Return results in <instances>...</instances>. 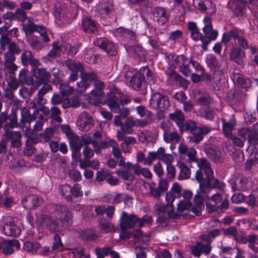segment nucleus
<instances>
[{
  "label": "nucleus",
  "mask_w": 258,
  "mask_h": 258,
  "mask_svg": "<svg viewBox=\"0 0 258 258\" xmlns=\"http://www.w3.org/2000/svg\"><path fill=\"white\" fill-rule=\"evenodd\" d=\"M250 186V181L246 177H242L239 181L238 187L239 190H245L249 189Z\"/></svg>",
  "instance_id": "nucleus-61"
},
{
  "label": "nucleus",
  "mask_w": 258,
  "mask_h": 258,
  "mask_svg": "<svg viewBox=\"0 0 258 258\" xmlns=\"http://www.w3.org/2000/svg\"><path fill=\"white\" fill-rule=\"evenodd\" d=\"M60 215L59 222L52 216L42 214L38 216L36 218L37 223L42 228H46L52 232H60L72 224L71 213L64 206H60Z\"/></svg>",
  "instance_id": "nucleus-2"
},
{
  "label": "nucleus",
  "mask_w": 258,
  "mask_h": 258,
  "mask_svg": "<svg viewBox=\"0 0 258 258\" xmlns=\"http://www.w3.org/2000/svg\"><path fill=\"white\" fill-rule=\"evenodd\" d=\"M205 151L211 159L217 161L221 157V151L220 149L215 145H207L204 148Z\"/></svg>",
  "instance_id": "nucleus-22"
},
{
  "label": "nucleus",
  "mask_w": 258,
  "mask_h": 258,
  "mask_svg": "<svg viewBox=\"0 0 258 258\" xmlns=\"http://www.w3.org/2000/svg\"><path fill=\"white\" fill-rule=\"evenodd\" d=\"M116 145V142L113 140H109L101 142L99 144L97 142H94L93 149H95L96 154H99L101 153V149L108 148L110 147H113Z\"/></svg>",
  "instance_id": "nucleus-28"
},
{
  "label": "nucleus",
  "mask_w": 258,
  "mask_h": 258,
  "mask_svg": "<svg viewBox=\"0 0 258 258\" xmlns=\"http://www.w3.org/2000/svg\"><path fill=\"white\" fill-rule=\"evenodd\" d=\"M77 125L80 131L88 132L93 126L94 119L91 115L86 112H84L79 116Z\"/></svg>",
  "instance_id": "nucleus-7"
},
{
  "label": "nucleus",
  "mask_w": 258,
  "mask_h": 258,
  "mask_svg": "<svg viewBox=\"0 0 258 258\" xmlns=\"http://www.w3.org/2000/svg\"><path fill=\"white\" fill-rule=\"evenodd\" d=\"M21 114L22 117L21 122L23 123H24L26 121L29 123L28 126H26L25 135L26 136L29 137L33 134L30 128V125L29 123L34 120L36 116H35L34 117L33 115H31L30 111L25 107L22 108Z\"/></svg>",
  "instance_id": "nucleus-17"
},
{
  "label": "nucleus",
  "mask_w": 258,
  "mask_h": 258,
  "mask_svg": "<svg viewBox=\"0 0 258 258\" xmlns=\"http://www.w3.org/2000/svg\"><path fill=\"white\" fill-rule=\"evenodd\" d=\"M163 148L160 147L157 150V152H150L149 153V156L147 157V159H149L151 161V164L152 162L155 160L156 159H159L160 156L163 153Z\"/></svg>",
  "instance_id": "nucleus-58"
},
{
  "label": "nucleus",
  "mask_w": 258,
  "mask_h": 258,
  "mask_svg": "<svg viewBox=\"0 0 258 258\" xmlns=\"http://www.w3.org/2000/svg\"><path fill=\"white\" fill-rule=\"evenodd\" d=\"M132 169L133 164L127 162L124 168L117 170L115 173L124 180L131 181L135 179V177L132 172Z\"/></svg>",
  "instance_id": "nucleus-16"
},
{
  "label": "nucleus",
  "mask_w": 258,
  "mask_h": 258,
  "mask_svg": "<svg viewBox=\"0 0 258 258\" xmlns=\"http://www.w3.org/2000/svg\"><path fill=\"white\" fill-rule=\"evenodd\" d=\"M125 78L126 83L129 84L134 90H139L141 89L143 80L136 70L130 68L125 73Z\"/></svg>",
  "instance_id": "nucleus-6"
},
{
  "label": "nucleus",
  "mask_w": 258,
  "mask_h": 258,
  "mask_svg": "<svg viewBox=\"0 0 258 258\" xmlns=\"http://www.w3.org/2000/svg\"><path fill=\"white\" fill-rule=\"evenodd\" d=\"M234 82L236 83L240 87L247 89L251 86V81L249 79H245L241 75L233 74L231 76Z\"/></svg>",
  "instance_id": "nucleus-30"
},
{
  "label": "nucleus",
  "mask_w": 258,
  "mask_h": 258,
  "mask_svg": "<svg viewBox=\"0 0 258 258\" xmlns=\"http://www.w3.org/2000/svg\"><path fill=\"white\" fill-rule=\"evenodd\" d=\"M177 166L180 169V172L178 176L179 180H184L190 177V169L184 163L178 161L177 163Z\"/></svg>",
  "instance_id": "nucleus-33"
},
{
  "label": "nucleus",
  "mask_w": 258,
  "mask_h": 258,
  "mask_svg": "<svg viewBox=\"0 0 258 258\" xmlns=\"http://www.w3.org/2000/svg\"><path fill=\"white\" fill-rule=\"evenodd\" d=\"M107 97L105 103L107 105L112 111L115 113L119 112L120 109L117 98L111 92L107 93Z\"/></svg>",
  "instance_id": "nucleus-23"
},
{
  "label": "nucleus",
  "mask_w": 258,
  "mask_h": 258,
  "mask_svg": "<svg viewBox=\"0 0 258 258\" xmlns=\"http://www.w3.org/2000/svg\"><path fill=\"white\" fill-rule=\"evenodd\" d=\"M203 21L205 24L203 28V31L204 34L207 35L210 40H215L218 35V33L216 30H213L211 18L209 17H205Z\"/></svg>",
  "instance_id": "nucleus-15"
},
{
  "label": "nucleus",
  "mask_w": 258,
  "mask_h": 258,
  "mask_svg": "<svg viewBox=\"0 0 258 258\" xmlns=\"http://www.w3.org/2000/svg\"><path fill=\"white\" fill-rule=\"evenodd\" d=\"M54 16L56 20L61 22L63 25L71 23L77 17V14H72L70 9H62L56 11Z\"/></svg>",
  "instance_id": "nucleus-9"
},
{
  "label": "nucleus",
  "mask_w": 258,
  "mask_h": 258,
  "mask_svg": "<svg viewBox=\"0 0 258 258\" xmlns=\"http://www.w3.org/2000/svg\"><path fill=\"white\" fill-rule=\"evenodd\" d=\"M166 74L168 82L171 85L176 83L181 79V77L175 71L172 70L167 71Z\"/></svg>",
  "instance_id": "nucleus-38"
},
{
  "label": "nucleus",
  "mask_w": 258,
  "mask_h": 258,
  "mask_svg": "<svg viewBox=\"0 0 258 258\" xmlns=\"http://www.w3.org/2000/svg\"><path fill=\"white\" fill-rule=\"evenodd\" d=\"M125 199H131V197L125 194H116L111 199L107 201L108 203L112 204H118L122 201H125Z\"/></svg>",
  "instance_id": "nucleus-52"
},
{
  "label": "nucleus",
  "mask_w": 258,
  "mask_h": 258,
  "mask_svg": "<svg viewBox=\"0 0 258 258\" xmlns=\"http://www.w3.org/2000/svg\"><path fill=\"white\" fill-rule=\"evenodd\" d=\"M152 218L151 216L146 215L142 218H138L136 224L139 227H143L145 224H151Z\"/></svg>",
  "instance_id": "nucleus-59"
},
{
  "label": "nucleus",
  "mask_w": 258,
  "mask_h": 258,
  "mask_svg": "<svg viewBox=\"0 0 258 258\" xmlns=\"http://www.w3.org/2000/svg\"><path fill=\"white\" fill-rule=\"evenodd\" d=\"M63 46L64 44L60 46L58 45V42H54L53 43V47L48 53V56L50 57H57L59 56L61 53L64 51Z\"/></svg>",
  "instance_id": "nucleus-37"
},
{
  "label": "nucleus",
  "mask_w": 258,
  "mask_h": 258,
  "mask_svg": "<svg viewBox=\"0 0 258 258\" xmlns=\"http://www.w3.org/2000/svg\"><path fill=\"white\" fill-rule=\"evenodd\" d=\"M252 131L250 127H243L238 130L237 134L239 136L243 138L244 140H248L249 134H251Z\"/></svg>",
  "instance_id": "nucleus-63"
},
{
  "label": "nucleus",
  "mask_w": 258,
  "mask_h": 258,
  "mask_svg": "<svg viewBox=\"0 0 258 258\" xmlns=\"http://www.w3.org/2000/svg\"><path fill=\"white\" fill-rule=\"evenodd\" d=\"M50 117L54 121L57 122H61L62 121V118L60 116L61 114V111L59 108L56 107H52L50 108Z\"/></svg>",
  "instance_id": "nucleus-50"
},
{
  "label": "nucleus",
  "mask_w": 258,
  "mask_h": 258,
  "mask_svg": "<svg viewBox=\"0 0 258 258\" xmlns=\"http://www.w3.org/2000/svg\"><path fill=\"white\" fill-rule=\"evenodd\" d=\"M220 231L219 229H214L210 231L207 234L201 236V239L206 241H211L214 238L219 235Z\"/></svg>",
  "instance_id": "nucleus-47"
},
{
  "label": "nucleus",
  "mask_w": 258,
  "mask_h": 258,
  "mask_svg": "<svg viewBox=\"0 0 258 258\" xmlns=\"http://www.w3.org/2000/svg\"><path fill=\"white\" fill-rule=\"evenodd\" d=\"M80 77L82 80H84L88 82H94L97 79V75L93 73H85L83 71L80 74Z\"/></svg>",
  "instance_id": "nucleus-53"
},
{
  "label": "nucleus",
  "mask_w": 258,
  "mask_h": 258,
  "mask_svg": "<svg viewBox=\"0 0 258 258\" xmlns=\"http://www.w3.org/2000/svg\"><path fill=\"white\" fill-rule=\"evenodd\" d=\"M59 190L61 195L69 202L73 201L71 196L72 187L67 184L61 185L59 186Z\"/></svg>",
  "instance_id": "nucleus-39"
},
{
  "label": "nucleus",
  "mask_w": 258,
  "mask_h": 258,
  "mask_svg": "<svg viewBox=\"0 0 258 258\" xmlns=\"http://www.w3.org/2000/svg\"><path fill=\"white\" fill-rule=\"evenodd\" d=\"M82 24L84 31L88 33H94L97 29L96 23L90 18H83Z\"/></svg>",
  "instance_id": "nucleus-32"
},
{
  "label": "nucleus",
  "mask_w": 258,
  "mask_h": 258,
  "mask_svg": "<svg viewBox=\"0 0 258 258\" xmlns=\"http://www.w3.org/2000/svg\"><path fill=\"white\" fill-rule=\"evenodd\" d=\"M194 4L196 5L198 9L202 11H206L207 13L212 15L216 12L215 5L211 0H193Z\"/></svg>",
  "instance_id": "nucleus-13"
},
{
  "label": "nucleus",
  "mask_w": 258,
  "mask_h": 258,
  "mask_svg": "<svg viewBox=\"0 0 258 258\" xmlns=\"http://www.w3.org/2000/svg\"><path fill=\"white\" fill-rule=\"evenodd\" d=\"M169 105L168 97L159 93L153 94L150 99V105L153 109L165 110L169 107Z\"/></svg>",
  "instance_id": "nucleus-5"
},
{
  "label": "nucleus",
  "mask_w": 258,
  "mask_h": 258,
  "mask_svg": "<svg viewBox=\"0 0 258 258\" xmlns=\"http://www.w3.org/2000/svg\"><path fill=\"white\" fill-rule=\"evenodd\" d=\"M164 141L167 143H170L172 141L179 142L180 141V136L176 132H171L169 134L164 133L163 135Z\"/></svg>",
  "instance_id": "nucleus-44"
},
{
  "label": "nucleus",
  "mask_w": 258,
  "mask_h": 258,
  "mask_svg": "<svg viewBox=\"0 0 258 258\" xmlns=\"http://www.w3.org/2000/svg\"><path fill=\"white\" fill-rule=\"evenodd\" d=\"M93 43L95 46L104 50L110 55L113 56L116 54V48L114 44L105 38H97Z\"/></svg>",
  "instance_id": "nucleus-10"
},
{
  "label": "nucleus",
  "mask_w": 258,
  "mask_h": 258,
  "mask_svg": "<svg viewBox=\"0 0 258 258\" xmlns=\"http://www.w3.org/2000/svg\"><path fill=\"white\" fill-rule=\"evenodd\" d=\"M210 128L208 126H197L192 130L191 134L193 136V142L196 144L201 142L203 136L210 133Z\"/></svg>",
  "instance_id": "nucleus-19"
},
{
  "label": "nucleus",
  "mask_w": 258,
  "mask_h": 258,
  "mask_svg": "<svg viewBox=\"0 0 258 258\" xmlns=\"http://www.w3.org/2000/svg\"><path fill=\"white\" fill-rule=\"evenodd\" d=\"M110 171L102 169L96 173V180L98 181H103L107 176L110 175Z\"/></svg>",
  "instance_id": "nucleus-57"
},
{
  "label": "nucleus",
  "mask_w": 258,
  "mask_h": 258,
  "mask_svg": "<svg viewBox=\"0 0 258 258\" xmlns=\"http://www.w3.org/2000/svg\"><path fill=\"white\" fill-rule=\"evenodd\" d=\"M178 152L180 154H186L188 160L190 161V162H197V163L198 164V161L201 159H204L207 161L208 163L210 165V168L212 170L211 164L209 162V161L205 159V158H201L197 160L196 158V155H197V151L194 148H188L187 146L183 144H180V145L178 146Z\"/></svg>",
  "instance_id": "nucleus-12"
},
{
  "label": "nucleus",
  "mask_w": 258,
  "mask_h": 258,
  "mask_svg": "<svg viewBox=\"0 0 258 258\" xmlns=\"http://www.w3.org/2000/svg\"><path fill=\"white\" fill-rule=\"evenodd\" d=\"M22 204L24 208L27 209H34L42 202V199L36 195H30L22 200Z\"/></svg>",
  "instance_id": "nucleus-14"
},
{
  "label": "nucleus",
  "mask_w": 258,
  "mask_h": 258,
  "mask_svg": "<svg viewBox=\"0 0 258 258\" xmlns=\"http://www.w3.org/2000/svg\"><path fill=\"white\" fill-rule=\"evenodd\" d=\"M245 56V52L241 48L237 47H232L230 57L231 60L237 63L242 62V58Z\"/></svg>",
  "instance_id": "nucleus-31"
},
{
  "label": "nucleus",
  "mask_w": 258,
  "mask_h": 258,
  "mask_svg": "<svg viewBox=\"0 0 258 258\" xmlns=\"http://www.w3.org/2000/svg\"><path fill=\"white\" fill-rule=\"evenodd\" d=\"M244 3L243 0H229L227 7L237 16L243 14Z\"/></svg>",
  "instance_id": "nucleus-20"
},
{
  "label": "nucleus",
  "mask_w": 258,
  "mask_h": 258,
  "mask_svg": "<svg viewBox=\"0 0 258 258\" xmlns=\"http://www.w3.org/2000/svg\"><path fill=\"white\" fill-rule=\"evenodd\" d=\"M14 54L9 51L5 54V67L12 71H15L17 69V67L14 63L16 59Z\"/></svg>",
  "instance_id": "nucleus-34"
},
{
  "label": "nucleus",
  "mask_w": 258,
  "mask_h": 258,
  "mask_svg": "<svg viewBox=\"0 0 258 258\" xmlns=\"http://www.w3.org/2000/svg\"><path fill=\"white\" fill-rule=\"evenodd\" d=\"M213 102V99L210 96L209 94L205 93L198 98L196 103L201 106H208Z\"/></svg>",
  "instance_id": "nucleus-42"
},
{
  "label": "nucleus",
  "mask_w": 258,
  "mask_h": 258,
  "mask_svg": "<svg viewBox=\"0 0 258 258\" xmlns=\"http://www.w3.org/2000/svg\"><path fill=\"white\" fill-rule=\"evenodd\" d=\"M232 38L237 40L238 43L243 49H247L248 47L247 40L243 36H239L237 32L232 31L231 33Z\"/></svg>",
  "instance_id": "nucleus-43"
},
{
  "label": "nucleus",
  "mask_w": 258,
  "mask_h": 258,
  "mask_svg": "<svg viewBox=\"0 0 258 258\" xmlns=\"http://www.w3.org/2000/svg\"><path fill=\"white\" fill-rule=\"evenodd\" d=\"M94 149L93 150L88 146H84L82 153L85 159H91L94 156Z\"/></svg>",
  "instance_id": "nucleus-62"
},
{
  "label": "nucleus",
  "mask_w": 258,
  "mask_h": 258,
  "mask_svg": "<svg viewBox=\"0 0 258 258\" xmlns=\"http://www.w3.org/2000/svg\"><path fill=\"white\" fill-rule=\"evenodd\" d=\"M80 46L76 45L72 46L69 43L64 44L63 48L64 51H68L71 55H75L78 52Z\"/></svg>",
  "instance_id": "nucleus-55"
},
{
  "label": "nucleus",
  "mask_w": 258,
  "mask_h": 258,
  "mask_svg": "<svg viewBox=\"0 0 258 258\" xmlns=\"http://www.w3.org/2000/svg\"><path fill=\"white\" fill-rule=\"evenodd\" d=\"M159 160L164 162L166 166L171 165L173 161V157L170 154H166L165 149L163 148V152L161 155L160 156Z\"/></svg>",
  "instance_id": "nucleus-54"
},
{
  "label": "nucleus",
  "mask_w": 258,
  "mask_h": 258,
  "mask_svg": "<svg viewBox=\"0 0 258 258\" xmlns=\"http://www.w3.org/2000/svg\"><path fill=\"white\" fill-rule=\"evenodd\" d=\"M148 185L149 186L148 195L156 199L161 196L162 192L158 187H156L155 183H148Z\"/></svg>",
  "instance_id": "nucleus-41"
},
{
  "label": "nucleus",
  "mask_w": 258,
  "mask_h": 258,
  "mask_svg": "<svg viewBox=\"0 0 258 258\" xmlns=\"http://www.w3.org/2000/svg\"><path fill=\"white\" fill-rule=\"evenodd\" d=\"M138 74L142 77V79L143 78V81H146L150 85L155 84V77L148 67H144L141 68L139 72H138Z\"/></svg>",
  "instance_id": "nucleus-25"
},
{
  "label": "nucleus",
  "mask_w": 258,
  "mask_h": 258,
  "mask_svg": "<svg viewBox=\"0 0 258 258\" xmlns=\"http://www.w3.org/2000/svg\"><path fill=\"white\" fill-rule=\"evenodd\" d=\"M223 132L226 138L232 136V131L236 126V121L235 118L232 116L231 118L226 121L225 119H222Z\"/></svg>",
  "instance_id": "nucleus-18"
},
{
  "label": "nucleus",
  "mask_w": 258,
  "mask_h": 258,
  "mask_svg": "<svg viewBox=\"0 0 258 258\" xmlns=\"http://www.w3.org/2000/svg\"><path fill=\"white\" fill-rule=\"evenodd\" d=\"M112 249L110 247H97L95 249L96 255H101L104 257L110 255Z\"/></svg>",
  "instance_id": "nucleus-60"
},
{
  "label": "nucleus",
  "mask_w": 258,
  "mask_h": 258,
  "mask_svg": "<svg viewBox=\"0 0 258 258\" xmlns=\"http://www.w3.org/2000/svg\"><path fill=\"white\" fill-rule=\"evenodd\" d=\"M139 139L142 143H146L147 145H153L156 142V138L153 134L146 130L139 133Z\"/></svg>",
  "instance_id": "nucleus-27"
},
{
  "label": "nucleus",
  "mask_w": 258,
  "mask_h": 258,
  "mask_svg": "<svg viewBox=\"0 0 258 258\" xmlns=\"http://www.w3.org/2000/svg\"><path fill=\"white\" fill-rule=\"evenodd\" d=\"M74 91V88L66 84L60 85V93L63 97H67L71 95Z\"/></svg>",
  "instance_id": "nucleus-51"
},
{
  "label": "nucleus",
  "mask_w": 258,
  "mask_h": 258,
  "mask_svg": "<svg viewBox=\"0 0 258 258\" xmlns=\"http://www.w3.org/2000/svg\"><path fill=\"white\" fill-rule=\"evenodd\" d=\"M27 37V41L32 48L38 50L41 48L42 43L37 40V37L36 36L30 34Z\"/></svg>",
  "instance_id": "nucleus-40"
},
{
  "label": "nucleus",
  "mask_w": 258,
  "mask_h": 258,
  "mask_svg": "<svg viewBox=\"0 0 258 258\" xmlns=\"http://www.w3.org/2000/svg\"><path fill=\"white\" fill-rule=\"evenodd\" d=\"M16 219L11 216H4L1 221L0 224L2 230L6 235L18 236L21 233L20 227L16 223Z\"/></svg>",
  "instance_id": "nucleus-4"
},
{
  "label": "nucleus",
  "mask_w": 258,
  "mask_h": 258,
  "mask_svg": "<svg viewBox=\"0 0 258 258\" xmlns=\"http://www.w3.org/2000/svg\"><path fill=\"white\" fill-rule=\"evenodd\" d=\"M80 237L85 240H92L97 238L96 233L91 229L82 231L80 233Z\"/></svg>",
  "instance_id": "nucleus-46"
},
{
  "label": "nucleus",
  "mask_w": 258,
  "mask_h": 258,
  "mask_svg": "<svg viewBox=\"0 0 258 258\" xmlns=\"http://www.w3.org/2000/svg\"><path fill=\"white\" fill-rule=\"evenodd\" d=\"M170 119L175 122L181 132L184 130V118L183 114L180 110H176L173 113L169 114Z\"/></svg>",
  "instance_id": "nucleus-24"
},
{
  "label": "nucleus",
  "mask_w": 258,
  "mask_h": 258,
  "mask_svg": "<svg viewBox=\"0 0 258 258\" xmlns=\"http://www.w3.org/2000/svg\"><path fill=\"white\" fill-rule=\"evenodd\" d=\"M199 169L196 171L195 178L199 182V187L194 198V205L188 200H181L177 205V210L179 212L191 211L197 215L201 213L204 209V201L209 197L207 194L211 190L218 185V180L215 179L214 182V172L210 168L208 162L204 159L198 161Z\"/></svg>",
  "instance_id": "nucleus-1"
},
{
  "label": "nucleus",
  "mask_w": 258,
  "mask_h": 258,
  "mask_svg": "<svg viewBox=\"0 0 258 258\" xmlns=\"http://www.w3.org/2000/svg\"><path fill=\"white\" fill-rule=\"evenodd\" d=\"M206 62L208 66L211 69H216L220 67L216 57L212 54L207 55L206 58Z\"/></svg>",
  "instance_id": "nucleus-49"
},
{
  "label": "nucleus",
  "mask_w": 258,
  "mask_h": 258,
  "mask_svg": "<svg viewBox=\"0 0 258 258\" xmlns=\"http://www.w3.org/2000/svg\"><path fill=\"white\" fill-rule=\"evenodd\" d=\"M7 126L5 125L4 129L7 136L12 140L11 144L13 147H19L21 145L20 142L21 135L19 132H11L7 130Z\"/></svg>",
  "instance_id": "nucleus-26"
},
{
  "label": "nucleus",
  "mask_w": 258,
  "mask_h": 258,
  "mask_svg": "<svg viewBox=\"0 0 258 258\" xmlns=\"http://www.w3.org/2000/svg\"><path fill=\"white\" fill-rule=\"evenodd\" d=\"M71 149L72 150V156L73 158H79L81 156L80 152L83 144L81 137L75 134L68 139Z\"/></svg>",
  "instance_id": "nucleus-11"
},
{
  "label": "nucleus",
  "mask_w": 258,
  "mask_h": 258,
  "mask_svg": "<svg viewBox=\"0 0 258 258\" xmlns=\"http://www.w3.org/2000/svg\"><path fill=\"white\" fill-rule=\"evenodd\" d=\"M154 17L160 24H164L167 20V15L165 9L163 8H156L154 11Z\"/></svg>",
  "instance_id": "nucleus-29"
},
{
  "label": "nucleus",
  "mask_w": 258,
  "mask_h": 258,
  "mask_svg": "<svg viewBox=\"0 0 258 258\" xmlns=\"http://www.w3.org/2000/svg\"><path fill=\"white\" fill-rule=\"evenodd\" d=\"M82 195L83 191L81 189V185L78 183L74 184V186L72 187L71 191V196L73 201L74 200V198L81 197Z\"/></svg>",
  "instance_id": "nucleus-56"
},
{
  "label": "nucleus",
  "mask_w": 258,
  "mask_h": 258,
  "mask_svg": "<svg viewBox=\"0 0 258 258\" xmlns=\"http://www.w3.org/2000/svg\"><path fill=\"white\" fill-rule=\"evenodd\" d=\"M95 89H93L90 93L85 94L84 95L85 99L89 103L98 105L102 103V99L104 95L102 89L104 87L103 82L98 80V78L94 81Z\"/></svg>",
  "instance_id": "nucleus-3"
},
{
  "label": "nucleus",
  "mask_w": 258,
  "mask_h": 258,
  "mask_svg": "<svg viewBox=\"0 0 258 258\" xmlns=\"http://www.w3.org/2000/svg\"><path fill=\"white\" fill-rule=\"evenodd\" d=\"M98 223L100 229L105 233L112 232L115 230L114 225L106 219L102 218L100 219L98 221Z\"/></svg>",
  "instance_id": "nucleus-35"
},
{
  "label": "nucleus",
  "mask_w": 258,
  "mask_h": 258,
  "mask_svg": "<svg viewBox=\"0 0 258 258\" xmlns=\"http://www.w3.org/2000/svg\"><path fill=\"white\" fill-rule=\"evenodd\" d=\"M154 121V116L152 112L148 113V116L145 119H139L137 121V126L144 127Z\"/></svg>",
  "instance_id": "nucleus-45"
},
{
  "label": "nucleus",
  "mask_w": 258,
  "mask_h": 258,
  "mask_svg": "<svg viewBox=\"0 0 258 258\" xmlns=\"http://www.w3.org/2000/svg\"><path fill=\"white\" fill-rule=\"evenodd\" d=\"M32 73L34 77L39 80L38 82L42 84L49 80L50 74L46 72L44 69L34 68L32 70Z\"/></svg>",
  "instance_id": "nucleus-21"
},
{
  "label": "nucleus",
  "mask_w": 258,
  "mask_h": 258,
  "mask_svg": "<svg viewBox=\"0 0 258 258\" xmlns=\"http://www.w3.org/2000/svg\"><path fill=\"white\" fill-rule=\"evenodd\" d=\"M65 64L72 72H80L81 73L84 70V67L81 63L72 60H67Z\"/></svg>",
  "instance_id": "nucleus-36"
},
{
  "label": "nucleus",
  "mask_w": 258,
  "mask_h": 258,
  "mask_svg": "<svg viewBox=\"0 0 258 258\" xmlns=\"http://www.w3.org/2000/svg\"><path fill=\"white\" fill-rule=\"evenodd\" d=\"M38 25H36L30 19H28L26 24L24 25L23 29L27 33L28 32L35 31Z\"/></svg>",
  "instance_id": "nucleus-64"
},
{
  "label": "nucleus",
  "mask_w": 258,
  "mask_h": 258,
  "mask_svg": "<svg viewBox=\"0 0 258 258\" xmlns=\"http://www.w3.org/2000/svg\"><path fill=\"white\" fill-rule=\"evenodd\" d=\"M137 217L134 214H128L125 212H122L119 218L120 227L122 230L132 229L135 226Z\"/></svg>",
  "instance_id": "nucleus-8"
},
{
  "label": "nucleus",
  "mask_w": 258,
  "mask_h": 258,
  "mask_svg": "<svg viewBox=\"0 0 258 258\" xmlns=\"http://www.w3.org/2000/svg\"><path fill=\"white\" fill-rule=\"evenodd\" d=\"M113 10V5L108 2L101 4L98 6V11L101 15H108Z\"/></svg>",
  "instance_id": "nucleus-48"
}]
</instances>
